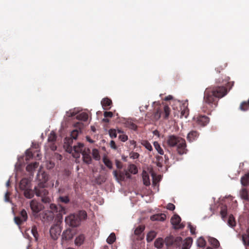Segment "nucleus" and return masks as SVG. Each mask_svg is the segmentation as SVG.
Wrapping results in <instances>:
<instances>
[{
  "instance_id": "864d4df0",
  "label": "nucleus",
  "mask_w": 249,
  "mask_h": 249,
  "mask_svg": "<svg viewBox=\"0 0 249 249\" xmlns=\"http://www.w3.org/2000/svg\"><path fill=\"white\" fill-rule=\"evenodd\" d=\"M26 160H29L33 157V154L30 149H27L25 152Z\"/></svg>"
},
{
  "instance_id": "6ab92c4d",
  "label": "nucleus",
  "mask_w": 249,
  "mask_h": 249,
  "mask_svg": "<svg viewBox=\"0 0 249 249\" xmlns=\"http://www.w3.org/2000/svg\"><path fill=\"white\" fill-rule=\"evenodd\" d=\"M239 196L244 200L248 201L249 200V193L245 188H242L240 191Z\"/></svg>"
},
{
  "instance_id": "b1692460",
  "label": "nucleus",
  "mask_w": 249,
  "mask_h": 249,
  "mask_svg": "<svg viewBox=\"0 0 249 249\" xmlns=\"http://www.w3.org/2000/svg\"><path fill=\"white\" fill-rule=\"evenodd\" d=\"M24 195L27 198L30 199L34 196V192L30 188L24 190Z\"/></svg>"
},
{
  "instance_id": "0e129e2a",
  "label": "nucleus",
  "mask_w": 249,
  "mask_h": 249,
  "mask_svg": "<svg viewBox=\"0 0 249 249\" xmlns=\"http://www.w3.org/2000/svg\"><path fill=\"white\" fill-rule=\"evenodd\" d=\"M9 196L10 194L8 192H6L4 196V201L5 202H9Z\"/></svg>"
},
{
  "instance_id": "5701e85b",
  "label": "nucleus",
  "mask_w": 249,
  "mask_h": 249,
  "mask_svg": "<svg viewBox=\"0 0 249 249\" xmlns=\"http://www.w3.org/2000/svg\"><path fill=\"white\" fill-rule=\"evenodd\" d=\"M142 177L144 184L146 186L150 185V181L148 173L146 171H143L142 172Z\"/></svg>"
},
{
  "instance_id": "72a5a7b5",
  "label": "nucleus",
  "mask_w": 249,
  "mask_h": 249,
  "mask_svg": "<svg viewBox=\"0 0 249 249\" xmlns=\"http://www.w3.org/2000/svg\"><path fill=\"white\" fill-rule=\"evenodd\" d=\"M92 155L93 159L96 160H99L101 159L100 155L99 154V151L95 148H94L92 150Z\"/></svg>"
},
{
  "instance_id": "f03ea898",
  "label": "nucleus",
  "mask_w": 249,
  "mask_h": 249,
  "mask_svg": "<svg viewBox=\"0 0 249 249\" xmlns=\"http://www.w3.org/2000/svg\"><path fill=\"white\" fill-rule=\"evenodd\" d=\"M72 140L71 139H65L64 143V148L65 150L71 154L73 158H79L83 151L87 148L83 143L78 142L76 144L72 145Z\"/></svg>"
},
{
  "instance_id": "423d86ee",
  "label": "nucleus",
  "mask_w": 249,
  "mask_h": 249,
  "mask_svg": "<svg viewBox=\"0 0 249 249\" xmlns=\"http://www.w3.org/2000/svg\"><path fill=\"white\" fill-rule=\"evenodd\" d=\"M113 174L116 180L119 182L121 181L124 180L126 178H130V175L127 171H120L117 172L116 171L113 172Z\"/></svg>"
},
{
  "instance_id": "20e7f679",
  "label": "nucleus",
  "mask_w": 249,
  "mask_h": 249,
  "mask_svg": "<svg viewBox=\"0 0 249 249\" xmlns=\"http://www.w3.org/2000/svg\"><path fill=\"white\" fill-rule=\"evenodd\" d=\"M34 190L36 196L41 197L42 201L44 203H49L51 201V198L48 196V191L43 187L41 189H38L35 187Z\"/></svg>"
},
{
  "instance_id": "5fc2aeb1",
  "label": "nucleus",
  "mask_w": 249,
  "mask_h": 249,
  "mask_svg": "<svg viewBox=\"0 0 249 249\" xmlns=\"http://www.w3.org/2000/svg\"><path fill=\"white\" fill-rule=\"evenodd\" d=\"M31 232L33 234V235L35 238L36 240L37 239V236H38V233L37 232V230L36 227H34L32 228L31 230Z\"/></svg>"
},
{
  "instance_id": "2f4dec72",
  "label": "nucleus",
  "mask_w": 249,
  "mask_h": 249,
  "mask_svg": "<svg viewBox=\"0 0 249 249\" xmlns=\"http://www.w3.org/2000/svg\"><path fill=\"white\" fill-rule=\"evenodd\" d=\"M157 233L153 231L149 232L147 235L146 240L147 242H151L156 237Z\"/></svg>"
},
{
  "instance_id": "052dcab7",
  "label": "nucleus",
  "mask_w": 249,
  "mask_h": 249,
  "mask_svg": "<svg viewBox=\"0 0 249 249\" xmlns=\"http://www.w3.org/2000/svg\"><path fill=\"white\" fill-rule=\"evenodd\" d=\"M188 228H189L190 231L192 234H195V230L196 228L194 227L193 226H192L190 223L188 224Z\"/></svg>"
},
{
  "instance_id": "f257e3e1",
  "label": "nucleus",
  "mask_w": 249,
  "mask_h": 249,
  "mask_svg": "<svg viewBox=\"0 0 249 249\" xmlns=\"http://www.w3.org/2000/svg\"><path fill=\"white\" fill-rule=\"evenodd\" d=\"M227 94V90L223 87H217L213 89H206L204 92V101L212 107L216 106L217 98L223 97Z\"/></svg>"
},
{
  "instance_id": "6e6552de",
  "label": "nucleus",
  "mask_w": 249,
  "mask_h": 249,
  "mask_svg": "<svg viewBox=\"0 0 249 249\" xmlns=\"http://www.w3.org/2000/svg\"><path fill=\"white\" fill-rule=\"evenodd\" d=\"M37 179L40 181L39 185L42 187H45V185L43 183H46V182L48 180V175L45 172H43L40 169L38 171L37 176H36Z\"/></svg>"
},
{
  "instance_id": "f3484780",
  "label": "nucleus",
  "mask_w": 249,
  "mask_h": 249,
  "mask_svg": "<svg viewBox=\"0 0 249 249\" xmlns=\"http://www.w3.org/2000/svg\"><path fill=\"white\" fill-rule=\"evenodd\" d=\"M20 189L24 191L31 188L30 181L27 178H23L19 184Z\"/></svg>"
},
{
  "instance_id": "473e14b6",
  "label": "nucleus",
  "mask_w": 249,
  "mask_h": 249,
  "mask_svg": "<svg viewBox=\"0 0 249 249\" xmlns=\"http://www.w3.org/2000/svg\"><path fill=\"white\" fill-rule=\"evenodd\" d=\"M76 117L78 120L83 121H86L88 120V115L86 113L82 112L78 114Z\"/></svg>"
},
{
  "instance_id": "de8ad7c7",
  "label": "nucleus",
  "mask_w": 249,
  "mask_h": 249,
  "mask_svg": "<svg viewBox=\"0 0 249 249\" xmlns=\"http://www.w3.org/2000/svg\"><path fill=\"white\" fill-rule=\"evenodd\" d=\"M104 164L109 169L112 168V163L111 161L107 157H104L103 159Z\"/></svg>"
},
{
  "instance_id": "a878e982",
  "label": "nucleus",
  "mask_w": 249,
  "mask_h": 249,
  "mask_svg": "<svg viewBox=\"0 0 249 249\" xmlns=\"http://www.w3.org/2000/svg\"><path fill=\"white\" fill-rule=\"evenodd\" d=\"M208 242L213 247L217 248L219 246V241L213 237H208Z\"/></svg>"
},
{
  "instance_id": "c756f323",
  "label": "nucleus",
  "mask_w": 249,
  "mask_h": 249,
  "mask_svg": "<svg viewBox=\"0 0 249 249\" xmlns=\"http://www.w3.org/2000/svg\"><path fill=\"white\" fill-rule=\"evenodd\" d=\"M140 142L148 151H151L153 150L152 145L147 141L142 140Z\"/></svg>"
},
{
  "instance_id": "4c0bfd02",
  "label": "nucleus",
  "mask_w": 249,
  "mask_h": 249,
  "mask_svg": "<svg viewBox=\"0 0 249 249\" xmlns=\"http://www.w3.org/2000/svg\"><path fill=\"white\" fill-rule=\"evenodd\" d=\"M235 221L233 215H231L229 216L228 220V225L229 227L233 228L235 226Z\"/></svg>"
},
{
  "instance_id": "bf43d9fd",
  "label": "nucleus",
  "mask_w": 249,
  "mask_h": 249,
  "mask_svg": "<svg viewBox=\"0 0 249 249\" xmlns=\"http://www.w3.org/2000/svg\"><path fill=\"white\" fill-rule=\"evenodd\" d=\"M226 209L225 208H223L221 211V215L223 220H224V217L226 216Z\"/></svg>"
},
{
  "instance_id": "603ef678",
  "label": "nucleus",
  "mask_w": 249,
  "mask_h": 249,
  "mask_svg": "<svg viewBox=\"0 0 249 249\" xmlns=\"http://www.w3.org/2000/svg\"><path fill=\"white\" fill-rule=\"evenodd\" d=\"M78 134V131L76 129L73 130L71 131V138L70 139L72 140V142L73 141V140H76L77 139Z\"/></svg>"
},
{
  "instance_id": "c03bdc74",
  "label": "nucleus",
  "mask_w": 249,
  "mask_h": 249,
  "mask_svg": "<svg viewBox=\"0 0 249 249\" xmlns=\"http://www.w3.org/2000/svg\"><path fill=\"white\" fill-rule=\"evenodd\" d=\"M161 116V111L160 109H157L156 111L153 116V119L154 120L157 121L158 120Z\"/></svg>"
},
{
  "instance_id": "37998d69",
  "label": "nucleus",
  "mask_w": 249,
  "mask_h": 249,
  "mask_svg": "<svg viewBox=\"0 0 249 249\" xmlns=\"http://www.w3.org/2000/svg\"><path fill=\"white\" fill-rule=\"evenodd\" d=\"M128 172H130L133 174H136L138 172L136 166L134 164H130L128 167Z\"/></svg>"
},
{
  "instance_id": "6e6d98bb",
  "label": "nucleus",
  "mask_w": 249,
  "mask_h": 249,
  "mask_svg": "<svg viewBox=\"0 0 249 249\" xmlns=\"http://www.w3.org/2000/svg\"><path fill=\"white\" fill-rule=\"evenodd\" d=\"M59 200L64 203H67L69 202L70 200L67 196H60L59 197Z\"/></svg>"
},
{
  "instance_id": "39448f33",
  "label": "nucleus",
  "mask_w": 249,
  "mask_h": 249,
  "mask_svg": "<svg viewBox=\"0 0 249 249\" xmlns=\"http://www.w3.org/2000/svg\"><path fill=\"white\" fill-rule=\"evenodd\" d=\"M62 228L60 224L57 223L53 225L50 230V233L52 238L54 240L57 239L61 232Z\"/></svg>"
},
{
  "instance_id": "774afa93",
  "label": "nucleus",
  "mask_w": 249,
  "mask_h": 249,
  "mask_svg": "<svg viewBox=\"0 0 249 249\" xmlns=\"http://www.w3.org/2000/svg\"><path fill=\"white\" fill-rule=\"evenodd\" d=\"M54 164L53 162H49L47 164V168L48 169H51L53 167Z\"/></svg>"
},
{
  "instance_id": "680f3d73",
  "label": "nucleus",
  "mask_w": 249,
  "mask_h": 249,
  "mask_svg": "<svg viewBox=\"0 0 249 249\" xmlns=\"http://www.w3.org/2000/svg\"><path fill=\"white\" fill-rule=\"evenodd\" d=\"M105 117L111 118L113 116V113L111 112L105 111L104 113Z\"/></svg>"
},
{
  "instance_id": "a211bd4d",
  "label": "nucleus",
  "mask_w": 249,
  "mask_h": 249,
  "mask_svg": "<svg viewBox=\"0 0 249 249\" xmlns=\"http://www.w3.org/2000/svg\"><path fill=\"white\" fill-rule=\"evenodd\" d=\"M166 218V215L164 213H158L152 215L150 219L152 221H163Z\"/></svg>"
},
{
  "instance_id": "49530a36",
  "label": "nucleus",
  "mask_w": 249,
  "mask_h": 249,
  "mask_svg": "<svg viewBox=\"0 0 249 249\" xmlns=\"http://www.w3.org/2000/svg\"><path fill=\"white\" fill-rule=\"evenodd\" d=\"M174 241V239L173 236H168L165 239L164 242L167 246H169L173 244Z\"/></svg>"
},
{
  "instance_id": "dca6fc26",
  "label": "nucleus",
  "mask_w": 249,
  "mask_h": 249,
  "mask_svg": "<svg viewBox=\"0 0 249 249\" xmlns=\"http://www.w3.org/2000/svg\"><path fill=\"white\" fill-rule=\"evenodd\" d=\"M177 150L180 155L186 153V143L185 140L182 139L177 145Z\"/></svg>"
},
{
  "instance_id": "ddd939ff",
  "label": "nucleus",
  "mask_w": 249,
  "mask_h": 249,
  "mask_svg": "<svg viewBox=\"0 0 249 249\" xmlns=\"http://www.w3.org/2000/svg\"><path fill=\"white\" fill-rule=\"evenodd\" d=\"M30 207L34 214H36L42 209L41 204L33 200L30 202Z\"/></svg>"
},
{
  "instance_id": "69168bd1",
  "label": "nucleus",
  "mask_w": 249,
  "mask_h": 249,
  "mask_svg": "<svg viewBox=\"0 0 249 249\" xmlns=\"http://www.w3.org/2000/svg\"><path fill=\"white\" fill-rule=\"evenodd\" d=\"M173 102H174V104L172 105L173 109H176L175 105H179L180 102H179V100H174Z\"/></svg>"
},
{
  "instance_id": "338daca9",
  "label": "nucleus",
  "mask_w": 249,
  "mask_h": 249,
  "mask_svg": "<svg viewBox=\"0 0 249 249\" xmlns=\"http://www.w3.org/2000/svg\"><path fill=\"white\" fill-rule=\"evenodd\" d=\"M110 147L114 149H116L117 147L116 146L115 142L114 141H111L110 142Z\"/></svg>"
},
{
  "instance_id": "7ed1b4c3",
  "label": "nucleus",
  "mask_w": 249,
  "mask_h": 249,
  "mask_svg": "<svg viewBox=\"0 0 249 249\" xmlns=\"http://www.w3.org/2000/svg\"><path fill=\"white\" fill-rule=\"evenodd\" d=\"M58 213V214L62 215L66 213V210L61 206H56L54 204L50 205L49 210L44 212L42 218L44 221H51L53 218L54 213Z\"/></svg>"
},
{
  "instance_id": "8fccbe9b",
  "label": "nucleus",
  "mask_w": 249,
  "mask_h": 249,
  "mask_svg": "<svg viewBox=\"0 0 249 249\" xmlns=\"http://www.w3.org/2000/svg\"><path fill=\"white\" fill-rule=\"evenodd\" d=\"M79 110L77 109H71L69 111L67 112L66 115L68 117H72L76 115Z\"/></svg>"
},
{
  "instance_id": "09e8293b",
  "label": "nucleus",
  "mask_w": 249,
  "mask_h": 249,
  "mask_svg": "<svg viewBox=\"0 0 249 249\" xmlns=\"http://www.w3.org/2000/svg\"><path fill=\"white\" fill-rule=\"evenodd\" d=\"M108 134L110 137L112 139L116 138L117 136V130L115 129H109L108 130Z\"/></svg>"
},
{
  "instance_id": "3c124183",
  "label": "nucleus",
  "mask_w": 249,
  "mask_h": 249,
  "mask_svg": "<svg viewBox=\"0 0 249 249\" xmlns=\"http://www.w3.org/2000/svg\"><path fill=\"white\" fill-rule=\"evenodd\" d=\"M144 229V226H139L136 228L134 231V233L136 235H140L143 231Z\"/></svg>"
},
{
  "instance_id": "c9c22d12",
  "label": "nucleus",
  "mask_w": 249,
  "mask_h": 249,
  "mask_svg": "<svg viewBox=\"0 0 249 249\" xmlns=\"http://www.w3.org/2000/svg\"><path fill=\"white\" fill-rule=\"evenodd\" d=\"M76 215L78 219L80 220V223H81V221L83 220L86 219L87 216L86 212L84 211H81L79 212Z\"/></svg>"
},
{
  "instance_id": "a18cd8bd",
  "label": "nucleus",
  "mask_w": 249,
  "mask_h": 249,
  "mask_svg": "<svg viewBox=\"0 0 249 249\" xmlns=\"http://www.w3.org/2000/svg\"><path fill=\"white\" fill-rule=\"evenodd\" d=\"M56 138V136L55 133L52 131L48 136V141L49 142H53L55 141Z\"/></svg>"
},
{
  "instance_id": "79ce46f5",
  "label": "nucleus",
  "mask_w": 249,
  "mask_h": 249,
  "mask_svg": "<svg viewBox=\"0 0 249 249\" xmlns=\"http://www.w3.org/2000/svg\"><path fill=\"white\" fill-rule=\"evenodd\" d=\"M196 243L197 246L199 247H204L206 245V241L202 237H200L197 240Z\"/></svg>"
},
{
  "instance_id": "0eeeda50",
  "label": "nucleus",
  "mask_w": 249,
  "mask_h": 249,
  "mask_svg": "<svg viewBox=\"0 0 249 249\" xmlns=\"http://www.w3.org/2000/svg\"><path fill=\"white\" fill-rule=\"evenodd\" d=\"M65 222L71 227H76L80 225V220L77 215L71 214L65 218Z\"/></svg>"
},
{
  "instance_id": "2eb2a0df",
  "label": "nucleus",
  "mask_w": 249,
  "mask_h": 249,
  "mask_svg": "<svg viewBox=\"0 0 249 249\" xmlns=\"http://www.w3.org/2000/svg\"><path fill=\"white\" fill-rule=\"evenodd\" d=\"M181 218L178 215H174L171 219L172 224L176 229H179L183 227L180 224Z\"/></svg>"
},
{
  "instance_id": "393cba45",
  "label": "nucleus",
  "mask_w": 249,
  "mask_h": 249,
  "mask_svg": "<svg viewBox=\"0 0 249 249\" xmlns=\"http://www.w3.org/2000/svg\"><path fill=\"white\" fill-rule=\"evenodd\" d=\"M198 137V134L196 131H191L187 135V139L190 142L194 141Z\"/></svg>"
},
{
  "instance_id": "13d9d810",
  "label": "nucleus",
  "mask_w": 249,
  "mask_h": 249,
  "mask_svg": "<svg viewBox=\"0 0 249 249\" xmlns=\"http://www.w3.org/2000/svg\"><path fill=\"white\" fill-rule=\"evenodd\" d=\"M119 138L121 141H122L123 142H125L128 140L127 136L124 133L120 135L119 136Z\"/></svg>"
},
{
  "instance_id": "f8f14e48",
  "label": "nucleus",
  "mask_w": 249,
  "mask_h": 249,
  "mask_svg": "<svg viewBox=\"0 0 249 249\" xmlns=\"http://www.w3.org/2000/svg\"><path fill=\"white\" fill-rule=\"evenodd\" d=\"M196 123L198 125L201 126H203L207 125L209 121V118L206 116H199L197 117L196 118H194Z\"/></svg>"
},
{
  "instance_id": "bb28decb",
  "label": "nucleus",
  "mask_w": 249,
  "mask_h": 249,
  "mask_svg": "<svg viewBox=\"0 0 249 249\" xmlns=\"http://www.w3.org/2000/svg\"><path fill=\"white\" fill-rule=\"evenodd\" d=\"M241 183L243 186L249 185V173L245 175L241 178Z\"/></svg>"
},
{
  "instance_id": "a19ab883",
  "label": "nucleus",
  "mask_w": 249,
  "mask_h": 249,
  "mask_svg": "<svg viewBox=\"0 0 249 249\" xmlns=\"http://www.w3.org/2000/svg\"><path fill=\"white\" fill-rule=\"evenodd\" d=\"M116 240V236L114 233H111L107 239V242L109 244H112Z\"/></svg>"
},
{
  "instance_id": "4468645a",
  "label": "nucleus",
  "mask_w": 249,
  "mask_h": 249,
  "mask_svg": "<svg viewBox=\"0 0 249 249\" xmlns=\"http://www.w3.org/2000/svg\"><path fill=\"white\" fill-rule=\"evenodd\" d=\"M20 216L19 217H15L14 220L15 223L19 225L21 224L22 222L26 221L27 219V214L25 210H22L20 213Z\"/></svg>"
},
{
  "instance_id": "1a4fd4ad",
  "label": "nucleus",
  "mask_w": 249,
  "mask_h": 249,
  "mask_svg": "<svg viewBox=\"0 0 249 249\" xmlns=\"http://www.w3.org/2000/svg\"><path fill=\"white\" fill-rule=\"evenodd\" d=\"M90 150L87 147L82 154L83 161L84 163L89 164L91 163L92 159L90 156Z\"/></svg>"
},
{
  "instance_id": "58836bf2",
  "label": "nucleus",
  "mask_w": 249,
  "mask_h": 249,
  "mask_svg": "<svg viewBox=\"0 0 249 249\" xmlns=\"http://www.w3.org/2000/svg\"><path fill=\"white\" fill-rule=\"evenodd\" d=\"M84 236L83 235H80L75 240V244L77 246H80L84 242Z\"/></svg>"
},
{
  "instance_id": "f704fd0d",
  "label": "nucleus",
  "mask_w": 249,
  "mask_h": 249,
  "mask_svg": "<svg viewBox=\"0 0 249 249\" xmlns=\"http://www.w3.org/2000/svg\"><path fill=\"white\" fill-rule=\"evenodd\" d=\"M153 145L154 148H155V149L157 150L159 154L161 155L164 154L163 150H162L160 145L157 142H154Z\"/></svg>"
},
{
  "instance_id": "4d7b16f0",
  "label": "nucleus",
  "mask_w": 249,
  "mask_h": 249,
  "mask_svg": "<svg viewBox=\"0 0 249 249\" xmlns=\"http://www.w3.org/2000/svg\"><path fill=\"white\" fill-rule=\"evenodd\" d=\"M130 158L132 159H137L139 157V154L137 152H131L129 154Z\"/></svg>"
},
{
  "instance_id": "7c9ffc66",
  "label": "nucleus",
  "mask_w": 249,
  "mask_h": 249,
  "mask_svg": "<svg viewBox=\"0 0 249 249\" xmlns=\"http://www.w3.org/2000/svg\"><path fill=\"white\" fill-rule=\"evenodd\" d=\"M170 113V108L168 106H164L163 108V117L165 119L168 118Z\"/></svg>"
},
{
  "instance_id": "e433bc0d",
  "label": "nucleus",
  "mask_w": 249,
  "mask_h": 249,
  "mask_svg": "<svg viewBox=\"0 0 249 249\" xmlns=\"http://www.w3.org/2000/svg\"><path fill=\"white\" fill-rule=\"evenodd\" d=\"M37 166H38V164L36 162H34L33 163L29 164L26 167V170L28 172H32L34 170H35L36 168H37Z\"/></svg>"
},
{
  "instance_id": "4be33fe9",
  "label": "nucleus",
  "mask_w": 249,
  "mask_h": 249,
  "mask_svg": "<svg viewBox=\"0 0 249 249\" xmlns=\"http://www.w3.org/2000/svg\"><path fill=\"white\" fill-rule=\"evenodd\" d=\"M242 240L245 246H249V229L247 230L245 234L242 235Z\"/></svg>"
},
{
  "instance_id": "9d476101",
  "label": "nucleus",
  "mask_w": 249,
  "mask_h": 249,
  "mask_svg": "<svg viewBox=\"0 0 249 249\" xmlns=\"http://www.w3.org/2000/svg\"><path fill=\"white\" fill-rule=\"evenodd\" d=\"M182 139L176 137L174 135H171L168 136L166 142L169 146L173 147L176 145H178V143L180 142V140H181Z\"/></svg>"
},
{
  "instance_id": "e2e57ef3",
  "label": "nucleus",
  "mask_w": 249,
  "mask_h": 249,
  "mask_svg": "<svg viewBox=\"0 0 249 249\" xmlns=\"http://www.w3.org/2000/svg\"><path fill=\"white\" fill-rule=\"evenodd\" d=\"M166 208L167 209H168L169 210H174L175 208V206L172 203H169L167 205Z\"/></svg>"
},
{
  "instance_id": "412c9836",
  "label": "nucleus",
  "mask_w": 249,
  "mask_h": 249,
  "mask_svg": "<svg viewBox=\"0 0 249 249\" xmlns=\"http://www.w3.org/2000/svg\"><path fill=\"white\" fill-rule=\"evenodd\" d=\"M101 104L104 109H107V107L110 106L112 101L108 98H105L101 101Z\"/></svg>"
},
{
  "instance_id": "c85d7f7f",
  "label": "nucleus",
  "mask_w": 249,
  "mask_h": 249,
  "mask_svg": "<svg viewBox=\"0 0 249 249\" xmlns=\"http://www.w3.org/2000/svg\"><path fill=\"white\" fill-rule=\"evenodd\" d=\"M189 114V110L187 107L183 105V107H181V116L180 117H185L186 118Z\"/></svg>"
},
{
  "instance_id": "aec40b11",
  "label": "nucleus",
  "mask_w": 249,
  "mask_h": 249,
  "mask_svg": "<svg viewBox=\"0 0 249 249\" xmlns=\"http://www.w3.org/2000/svg\"><path fill=\"white\" fill-rule=\"evenodd\" d=\"M193 240L191 238H186L183 243L181 249H189L192 244Z\"/></svg>"
},
{
  "instance_id": "ea45409f",
  "label": "nucleus",
  "mask_w": 249,
  "mask_h": 249,
  "mask_svg": "<svg viewBox=\"0 0 249 249\" xmlns=\"http://www.w3.org/2000/svg\"><path fill=\"white\" fill-rule=\"evenodd\" d=\"M151 176L153 178V184L155 186L157 185V184L160 181L161 179L160 176H156L153 173L151 174Z\"/></svg>"
},
{
  "instance_id": "cd10ccee",
  "label": "nucleus",
  "mask_w": 249,
  "mask_h": 249,
  "mask_svg": "<svg viewBox=\"0 0 249 249\" xmlns=\"http://www.w3.org/2000/svg\"><path fill=\"white\" fill-rule=\"evenodd\" d=\"M164 244V241L161 238H157L154 243V245L157 249H161Z\"/></svg>"
},
{
  "instance_id": "9b49d317",
  "label": "nucleus",
  "mask_w": 249,
  "mask_h": 249,
  "mask_svg": "<svg viewBox=\"0 0 249 249\" xmlns=\"http://www.w3.org/2000/svg\"><path fill=\"white\" fill-rule=\"evenodd\" d=\"M75 233L74 229H68L64 231L62 235V238L63 240H70L72 239Z\"/></svg>"
}]
</instances>
